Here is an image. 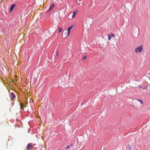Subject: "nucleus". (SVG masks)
Wrapping results in <instances>:
<instances>
[{
    "label": "nucleus",
    "mask_w": 150,
    "mask_h": 150,
    "mask_svg": "<svg viewBox=\"0 0 150 150\" xmlns=\"http://www.w3.org/2000/svg\"><path fill=\"white\" fill-rule=\"evenodd\" d=\"M142 45H141L135 48V51L136 53H141L142 52Z\"/></svg>",
    "instance_id": "1"
},
{
    "label": "nucleus",
    "mask_w": 150,
    "mask_h": 150,
    "mask_svg": "<svg viewBox=\"0 0 150 150\" xmlns=\"http://www.w3.org/2000/svg\"><path fill=\"white\" fill-rule=\"evenodd\" d=\"M16 6V5L15 4H12L11 6L9 12L11 13L12 12Z\"/></svg>",
    "instance_id": "2"
},
{
    "label": "nucleus",
    "mask_w": 150,
    "mask_h": 150,
    "mask_svg": "<svg viewBox=\"0 0 150 150\" xmlns=\"http://www.w3.org/2000/svg\"><path fill=\"white\" fill-rule=\"evenodd\" d=\"M114 34L112 33L111 34H109L108 35V39L109 40H110L112 37H114Z\"/></svg>",
    "instance_id": "3"
},
{
    "label": "nucleus",
    "mask_w": 150,
    "mask_h": 150,
    "mask_svg": "<svg viewBox=\"0 0 150 150\" xmlns=\"http://www.w3.org/2000/svg\"><path fill=\"white\" fill-rule=\"evenodd\" d=\"M32 146L31 145L30 143H29L27 146L26 149L27 150H29L30 149L32 148Z\"/></svg>",
    "instance_id": "4"
},
{
    "label": "nucleus",
    "mask_w": 150,
    "mask_h": 150,
    "mask_svg": "<svg viewBox=\"0 0 150 150\" xmlns=\"http://www.w3.org/2000/svg\"><path fill=\"white\" fill-rule=\"evenodd\" d=\"M77 12H78V11L76 10L75 11H74L73 12V14L72 15V18H73L75 17V15Z\"/></svg>",
    "instance_id": "5"
},
{
    "label": "nucleus",
    "mask_w": 150,
    "mask_h": 150,
    "mask_svg": "<svg viewBox=\"0 0 150 150\" xmlns=\"http://www.w3.org/2000/svg\"><path fill=\"white\" fill-rule=\"evenodd\" d=\"M11 97L13 99H14L16 98V96L12 92L11 93Z\"/></svg>",
    "instance_id": "6"
},
{
    "label": "nucleus",
    "mask_w": 150,
    "mask_h": 150,
    "mask_svg": "<svg viewBox=\"0 0 150 150\" xmlns=\"http://www.w3.org/2000/svg\"><path fill=\"white\" fill-rule=\"evenodd\" d=\"M138 87L140 88H142L143 89H146L148 87L147 86H145L144 87H143L141 85H139L138 86Z\"/></svg>",
    "instance_id": "7"
},
{
    "label": "nucleus",
    "mask_w": 150,
    "mask_h": 150,
    "mask_svg": "<svg viewBox=\"0 0 150 150\" xmlns=\"http://www.w3.org/2000/svg\"><path fill=\"white\" fill-rule=\"evenodd\" d=\"M73 25H72L71 26H70L68 27V29H67V31H69V32L71 31V30L73 26Z\"/></svg>",
    "instance_id": "8"
},
{
    "label": "nucleus",
    "mask_w": 150,
    "mask_h": 150,
    "mask_svg": "<svg viewBox=\"0 0 150 150\" xmlns=\"http://www.w3.org/2000/svg\"><path fill=\"white\" fill-rule=\"evenodd\" d=\"M23 105H24V103H20V105L21 106V109H23V110L24 109V108H23Z\"/></svg>",
    "instance_id": "9"
},
{
    "label": "nucleus",
    "mask_w": 150,
    "mask_h": 150,
    "mask_svg": "<svg viewBox=\"0 0 150 150\" xmlns=\"http://www.w3.org/2000/svg\"><path fill=\"white\" fill-rule=\"evenodd\" d=\"M62 28H61L60 27H59L58 32V33L61 32L62 31Z\"/></svg>",
    "instance_id": "10"
},
{
    "label": "nucleus",
    "mask_w": 150,
    "mask_h": 150,
    "mask_svg": "<svg viewBox=\"0 0 150 150\" xmlns=\"http://www.w3.org/2000/svg\"><path fill=\"white\" fill-rule=\"evenodd\" d=\"M137 100L141 103V104H142L143 103V101L142 100H140L139 99H137Z\"/></svg>",
    "instance_id": "11"
},
{
    "label": "nucleus",
    "mask_w": 150,
    "mask_h": 150,
    "mask_svg": "<svg viewBox=\"0 0 150 150\" xmlns=\"http://www.w3.org/2000/svg\"><path fill=\"white\" fill-rule=\"evenodd\" d=\"M54 4H52L50 6V8L51 9H52L54 7Z\"/></svg>",
    "instance_id": "12"
},
{
    "label": "nucleus",
    "mask_w": 150,
    "mask_h": 150,
    "mask_svg": "<svg viewBox=\"0 0 150 150\" xmlns=\"http://www.w3.org/2000/svg\"><path fill=\"white\" fill-rule=\"evenodd\" d=\"M131 148V146L129 144H128V148L127 149V150H130Z\"/></svg>",
    "instance_id": "13"
},
{
    "label": "nucleus",
    "mask_w": 150,
    "mask_h": 150,
    "mask_svg": "<svg viewBox=\"0 0 150 150\" xmlns=\"http://www.w3.org/2000/svg\"><path fill=\"white\" fill-rule=\"evenodd\" d=\"M87 56H84L82 58L83 59L85 60L87 58Z\"/></svg>",
    "instance_id": "14"
},
{
    "label": "nucleus",
    "mask_w": 150,
    "mask_h": 150,
    "mask_svg": "<svg viewBox=\"0 0 150 150\" xmlns=\"http://www.w3.org/2000/svg\"><path fill=\"white\" fill-rule=\"evenodd\" d=\"M51 10H52V9H51L50 8H49L47 10V12H50Z\"/></svg>",
    "instance_id": "15"
},
{
    "label": "nucleus",
    "mask_w": 150,
    "mask_h": 150,
    "mask_svg": "<svg viewBox=\"0 0 150 150\" xmlns=\"http://www.w3.org/2000/svg\"><path fill=\"white\" fill-rule=\"evenodd\" d=\"M59 55V51H57L56 55L57 57H58V56Z\"/></svg>",
    "instance_id": "16"
},
{
    "label": "nucleus",
    "mask_w": 150,
    "mask_h": 150,
    "mask_svg": "<svg viewBox=\"0 0 150 150\" xmlns=\"http://www.w3.org/2000/svg\"><path fill=\"white\" fill-rule=\"evenodd\" d=\"M70 32L69 31H67V34L66 36V37L68 36L70 34Z\"/></svg>",
    "instance_id": "17"
},
{
    "label": "nucleus",
    "mask_w": 150,
    "mask_h": 150,
    "mask_svg": "<svg viewBox=\"0 0 150 150\" xmlns=\"http://www.w3.org/2000/svg\"><path fill=\"white\" fill-rule=\"evenodd\" d=\"M70 146L68 145L67 146V147H66V148L65 149L67 150V149H69V148Z\"/></svg>",
    "instance_id": "18"
},
{
    "label": "nucleus",
    "mask_w": 150,
    "mask_h": 150,
    "mask_svg": "<svg viewBox=\"0 0 150 150\" xmlns=\"http://www.w3.org/2000/svg\"><path fill=\"white\" fill-rule=\"evenodd\" d=\"M24 104V103H23ZM28 104L27 101H26L25 100H24V104L25 105H26V104Z\"/></svg>",
    "instance_id": "19"
},
{
    "label": "nucleus",
    "mask_w": 150,
    "mask_h": 150,
    "mask_svg": "<svg viewBox=\"0 0 150 150\" xmlns=\"http://www.w3.org/2000/svg\"><path fill=\"white\" fill-rule=\"evenodd\" d=\"M11 81L13 83H14V81L13 79L11 80Z\"/></svg>",
    "instance_id": "20"
},
{
    "label": "nucleus",
    "mask_w": 150,
    "mask_h": 150,
    "mask_svg": "<svg viewBox=\"0 0 150 150\" xmlns=\"http://www.w3.org/2000/svg\"><path fill=\"white\" fill-rule=\"evenodd\" d=\"M73 145V144H71H71H70V145H69V146H72V145Z\"/></svg>",
    "instance_id": "21"
},
{
    "label": "nucleus",
    "mask_w": 150,
    "mask_h": 150,
    "mask_svg": "<svg viewBox=\"0 0 150 150\" xmlns=\"http://www.w3.org/2000/svg\"><path fill=\"white\" fill-rule=\"evenodd\" d=\"M30 132V130H29V131H28V133H29Z\"/></svg>",
    "instance_id": "22"
},
{
    "label": "nucleus",
    "mask_w": 150,
    "mask_h": 150,
    "mask_svg": "<svg viewBox=\"0 0 150 150\" xmlns=\"http://www.w3.org/2000/svg\"><path fill=\"white\" fill-rule=\"evenodd\" d=\"M24 106L25 107H26V105H25Z\"/></svg>",
    "instance_id": "23"
},
{
    "label": "nucleus",
    "mask_w": 150,
    "mask_h": 150,
    "mask_svg": "<svg viewBox=\"0 0 150 150\" xmlns=\"http://www.w3.org/2000/svg\"><path fill=\"white\" fill-rule=\"evenodd\" d=\"M76 1L77 2V0H76Z\"/></svg>",
    "instance_id": "24"
}]
</instances>
